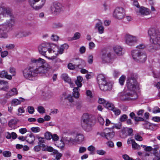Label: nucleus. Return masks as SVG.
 Instances as JSON below:
<instances>
[{"label":"nucleus","mask_w":160,"mask_h":160,"mask_svg":"<svg viewBox=\"0 0 160 160\" xmlns=\"http://www.w3.org/2000/svg\"><path fill=\"white\" fill-rule=\"evenodd\" d=\"M9 16L10 18L3 23L0 24V38H6L8 37V33L12 29L15 23L14 18L12 16L9 8L0 7V20L2 17Z\"/></svg>","instance_id":"f257e3e1"},{"label":"nucleus","mask_w":160,"mask_h":160,"mask_svg":"<svg viewBox=\"0 0 160 160\" xmlns=\"http://www.w3.org/2000/svg\"><path fill=\"white\" fill-rule=\"evenodd\" d=\"M137 76L136 74H131L128 78L127 81L128 90L123 93L121 97L122 100H133L138 97L136 92L139 90V85L137 81Z\"/></svg>","instance_id":"f03ea898"},{"label":"nucleus","mask_w":160,"mask_h":160,"mask_svg":"<svg viewBox=\"0 0 160 160\" xmlns=\"http://www.w3.org/2000/svg\"><path fill=\"white\" fill-rule=\"evenodd\" d=\"M148 34L151 43L149 47L148 50L154 52L160 49V30L157 28H151L148 31Z\"/></svg>","instance_id":"7ed1b4c3"},{"label":"nucleus","mask_w":160,"mask_h":160,"mask_svg":"<svg viewBox=\"0 0 160 160\" xmlns=\"http://www.w3.org/2000/svg\"><path fill=\"white\" fill-rule=\"evenodd\" d=\"M92 117L88 113H84L82 116L81 125L83 129L87 132L92 131Z\"/></svg>","instance_id":"20e7f679"},{"label":"nucleus","mask_w":160,"mask_h":160,"mask_svg":"<svg viewBox=\"0 0 160 160\" xmlns=\"http://www.w3.org/2000/svg\"><path fill=\"white\" fill-rule=\"evenodd\" d=\"M24 77L29 80H35L36 73L34 72V67L29 66L22 71Z\"/></svg>","instance_id":"39448f33"},{"label":"nucleus","mask_w":160,"mask_h":160,"mask_svg":"<svg viewBox=\"0 0 160 160\" xmlns=\"http://www.w3.org/2000/svg\"><path fill=\"white\" fill-rule=\"evenodd\" d=\"M132 55L133 59L136 61L144 63L147 59L146 54L138 50H133L132 52Z\"/></svg>","instance_id":"423d86ee"},{"label":"nucleus","mask_w":160,"mask_h":160,"mask_svg":"<svg viewBox=\"0 0 160 160\" xmlns=\"http://www.w3.org/2000/svg\"><path fill=\"white\" fill-rule=\"evenodd\" d=\"M100 58L102 63H105L112 62L114 58L111 52L103 50L101 51Z\"/></svg>","instance_id":"0eeeda50"},{"label":"nucleus","mask_w":160,"mask_h":160,"mask_svg":"<svg viewBox=\"0 0 160 160\" xmlns=\"http://www.w3.org/2000/svg\"><path fill=\"white\" fill-rule=\"evenodd\" d=\"M38 51L40 54L43 55H46V53L47 51L49 53H51L55 52L50 48L49 44L47 43H42L38 46Z\"/></svg>","instance_id":"6e6552de"},{"label":"nucleus","mask_w":160,"mask_h":160,"mask_svg":"<svg viewBox=\"0 0 160 160\" xmlns=\"http://www.w3.org/2000/svg\"><path fill=\"white\" fill-rule=\"evenodd\" d=\"M63 7L59 2H55L51 6L50 10L53 14L57 15L63 10Z\"/></svg>","instance_id":"1a4fd4ad"},{"label":"nucleus","mask_w":160,"mask_h":160,"mask_svg":"<svg viewBox=\"0 0 160 160\" xmlns=\"http://www.w3.org/2000/svg\"><path fill=\"white\" fill-rule=\"evenodd\" d=\"M125 15V11L122 8H117L114 10L113 13V17L118 19H122L124 17Z\"/></svg>","instance_id":"9d476101"},{"label":"nucleus","mask_w":160,"mask_h":160,"mask_svg":"<svg viewBox=\"0 0 160 160\" xmlns=\"http://www.w3.org/2000/svg\"><path fill=\"white\" fill-rule=\"evenodd\" d=\"M76 62L74 65L71 63H69L68 65V68L71 70H73L75 68H78L81 69L85 66V64L84 61L80 59H76Z\"/></svg>","instance_id":"9b49d317"},{"label":"nucleus","mask_w":160,"mask_h":160,"mask_svg":"<svg viewBox=\"0 0 160 160\" xmlns=\"http://www.w3.org/2000/svg\"><path fill=\"white\" fill-rule=\"evenodd\" d=\"M124 38L126 43L130 46L133 45L138 41L136 37L129 34H126Z\"/></svg>","instance_id":"f8f14e48"},{"label":"nucleus","mask_w":160,"mask_h":160,"mask_svg":"<svg viewBox=\"0 0 160 160\" xmlns=\"http://www.w3.org/2000/svg\"><path fill=\"white\" fill-rule=\"evenodd\" d=\"M74 136L73 135H68L67 136H65L62 137L63 141L61 140L60 145L58 147H62L64 145V142L66 144H73L74 142Z\"/></svg>","instance_id":"ddd939ff"},{"label":"nucleus","mask_w":160,"mask_h":160,"mask_svg":"<svg viewBox=\"0 0 160 160\" xmlns=\"http://www.w3.org/2000/svg\"><path fill=\"white\" fill-rule=\"evenodd\" d=\"M31 62L32 67H35L44 66V65L46 63V61L41 58H39L38 59L32 58L31 59Z\"/></svg>","instance_id":"4468645a"},{"label":"nucleus","mask_w":160,"mask_h":160,"mask_svg":"<svg viewBox=\"0 0 160 160\" xmlns=\"http://www.w3.org/2000/svg\"><path fill=\"white\" fill-rule=\"evenodd\" d=\"M133 130L131 128H124L121 131L120 135L122 138H125L128 136L132 135Z\"/></svg>","instance_id":"2eb2a0df"},{"label":"nucleus","mask_w":160,"mask_h":160,"mask_svg":"<svg viewBox=\"0 0 160 160\" xmlns=\"http://www.w3.org/2000/svg\"><path fill=\"white\" fill-rule=\"evenodd\" d=\"M102 136H104L108 140H110L112 138L114 135V132L109 128H106L104 131L101 134Z\"/></svg>","instance_id":"dca6fc26"},{"label":"nucleus","mask_w":160,"mask_h":160,"mask_svg":"<svg viewBox=\"0 0 160 160\" xmlns=\"http://www.w3.org/2000/svg\"><path fill=\"white\" fill-rule=\"evenodd\" d=\"M32 34L31 32L29 31L20 30L16 32L14 35L15 37L20 38L30 36Z\"/></svg>","instance_id":"f3484780"},{"label":"nucleus","mask_w":160,"mask_h":160,"mask_svg":"<svg viewBox=\"0 0 160 160\" xmlns=\"http://www.w3.org/2000/svg\"><path fill=\"white\" fill-rule=\"evenodd\" d=\"M99 87L101 90L105 91L110 90L112 89V85L111 83L107 81L104 83V84L100 85Z\"/></svg>","instance_id":"a211bd4d"},{"label":"nucleus","mask_w":160,"mask_h":160,"mask_svg":"<svg viewBox=\"0 0 160 160\" xmlns=\"http://www.w3.org/2000/svg\"><path fill=\"white\" fill-rule=\"evenodd\" d=\"M9 89L8 82L4 80H0V90L7 92Z\"/></svg>","instance_id":"6ab92c4d"},{"label":"nucleus","mask_w":160,"mask_h":160,"mask_svg":"<svg viewBox=\"0 0 160 160\" xmlns=\"http://www.w3.org/2000/svg\"><path fill=\"white\" fill-rule=\"evenodd\" d=\"M97 81L99 86L101 85L104 84L107 82V78L106 76L102 74L98 75L97 78Z\"/></svg>","instance_id":"aec40b11"},{"label":"nucleus","mask_w":160,"mask_h":160,"mask_svg":"<svg viewBox=\"0 0 160 160\" xmlns=\"http://www.w3.org/2000/svg\"><path fill=\"white\" fill-rule=\"evenodd\" d=\"M40 0H29V3L30 5L33 7V8L35 10H38L41 9L42 6L44 4L45 0H42V5L39 6H36L35 7H33V5L37 2L39 1Z\"/></svg>","instance_id":"412c9836"},{"label":"nucleus","mask_w":160,"mask_h":160,"mask_svg":"<svg viewBox=\"0 0 160 160\" xmlns=\"http://www.w3.org/2000/svg\"><path fill=\"white\" fill-rule=\"evenodd\" d=\"M95 28L97 29L98 32L100 34L104 32V28L102 25V22L100 21L96 24Z\"/></svg>","instance_id":"4be33fe9"},{"label":"nucleus","mask_w":160,"mask_h":160,"mask_svg":"<svg viewBox=\"0 0 160 160\" xmlns=\"http://www.w3.org/2000/svg\"><path fill=\"white\" fill-rule=\"evenodd\" d=\"M34 67V72L36 73V76L38 73H45L46 68L44 66Z\"/></svg>","instance_id":"5701e85b"},{"label":"nucleus","mask_w":160,"mask_h":160,"mask_svg":"<svg viewBox=\"0 0 160 160\" xmlns=\"http://www.w3.org/2000/svg\"><path fill=\"white\" fill-rule=\"evenodd\" d=\"M18 94V92L17 89L16 88H13L6 93V96L8 98L13 96L17 95Z\"/></svg>","instance_id":"b1692460"},{"label":"nucleus","mask_w":160,"mask_h":160,"mask_svg":"<svg viewBox=\"0 0 160 160\" xmlns=\"http://www.w3.org/2000/svg\"><path fill=\"white\" fill-rule=\"evenodd\" d=\"M84 138L83 134L80 133L77 134L74 138V143L78 142H82L84 140Z\"/></svg>","instance_id":"393cba45"},{"label":"nucleus","mask_w":160,"mask_h":160,"mask_svg":"<svg viewBox=\"0 0 160 160\" xmlns=\"http://www.w3.org/2000/svg\"><path fill=\"white\" fill-rule=\"evenodd\" d=\"M0 77L2 78H6L9 80H11L12 76L8 74V72L5 70H3L0 73Z\"/></svg>","instance_id":"a878e982"},{"label":"nucleus","mask_w":160,"mask_h":160,"mask_svg":"<svg viewBox=\"0 0 160 160\" xmlns=\"http://www.w3.org/2000/svg\"><path fill=\"white\" fill-rule=\"evenodd\" d=\"M35 140V137L34 134L32 133L28 134L26 136V141L30 144L33 143Z\"/></svg>","instance_id":"bb28decb"},{"label":"nucleus","mask_w":160,"mask_h":160,"mask_svg":"<svg viewBox=\"0 0 160 160\" xmlns=\"http://www.w3.org/2000/svg\"><path fill=\"white\" fill-rule=\"evenodd\" d=\"M68 45L66 43L61 45L58 49V50L57 51V53H55V54L56 56H58V53H59L60 54H62L64 50V49H67L68 48Z\"/></svg>","instance_id":"cd10ccee"},{"label":"nucleus","mask_w":160,"mask_h":160,"mask_svg":"<svg viewBox=\"0 0 160 160\" xmlns=\"http://www.w3.org/2000/svg\"><path fill=\"white\" fill-rule=\"evenodd\" d=\"M139 12L142 15H147L150 14L151 11L148 9L142 7L139 9Z\"/></svg>","instance_id":"c85d7f7f"},{"label":"nucleus","mask_w":160,"mask_h":160,"mask_svg":"<svg viewBox=\"0 0 160 160\" xmlns=\"http://www.w3.org/2000/svg\"><path fill=\"white\" fill-rule=\"evenodd\" d=\"M113 50L115 53L118 56L122 55V48L119 46H116L113 48Z\"/></svg>","instance_id":"c756f323"},{"label":"nucleus","mask_w":160,"mask_h":160,"mask_svg":"<svg viewBox=\"0 0 160 160\" xmlns=\"http://www.w3.org/2000/svg\"><path fill=\"white\" fill-rule=\"evenodd\" d=\"M79 88L78 87H75L73 89L72 95L76 98H78L80 94L79 93Z\"/></svg>","instance_id":"7c9ffc66"},{"label":"nucleus","mask_w":160,"mask_h":160,"mask_svg":"<svg viewBox=\"0 0 160 160\" xmlns=\"http://www.w3.org/2000/svg\"><path fill=\"white\" fill-rule=\"evenodd\" d=\"M20 100L17 99H13L12 101V104L14 106H16L20 104L21 102H23L24 101V98H20Z\"/></svg>","instance_id":"2f4dec72"},{"label":"nucleus","mask_w":160,"mask_h":160,"mask_svg":"<svg viewBox=\"0 0 160 160\" xmlns=\"http://www.w3.org/2000/svg\"><path fill=\"white\" fill-rule=\"evenodd\" d=\"M61 78L65 82L68 83H71V80L67 74L66 73L62 74V75Z\"/></svg>","instance_id":"473e14b6"},{"label":"nucleus","mask_w":160,"mask_h":160,"mask_svg":"<svg viewBox=\"0 0 160 160\" xmlns=\"http://www.w3.org/2000/svg\"><path fill=\"white\" fill-rule=\"evenodd\" d=\"M83 78L82 77L78 76L77 78V80L75 81V83L76 85L78 86V87L79 88L81 87L82 85L81 83L82 80Z\"/></svg>","instance_id":"72a5a7b5"},{"label":"nucleus","mask_w":160,"mask_h":160,"mask_svg":"<svg viewBox=\"0 0 160 160\" xmlns=\"http://www.w3.org/2000/svg\"><path fill=\"white\" fill-rule=\"evenodd\" d=\"M53 155H56L55 158L53 160H60L62 156V154L56 150H55L53 152Z\"/></svg>","instance_id":"f704fd0d"},{"label":"nucleus","mask_w":160,"mask_h":160,"mask_svg":"<svg viewBox=\"0 0 160 160\" xmlns=\"http://www.w3.org/2000/svg\"><path fill=\"white\" fill-rule=\"evenodd\" d=\"M104 106L106 108H107L108 109L111 111L113 109V108L115 107L114 105L112 103L108 101H107L106 103H105V104L104 105Z\"/></svg>","instance_id":"c9c22d12"},{"label":"nucleus","mask_w":160,"mask_h":160,"mask_svg":"<svg viewBox=\"0 0 160 160\" xmlns=\"http://www.w3.org/2000/svg\"><path fill=\"white\" fill-rule=\"evenodd\" d=\"M142 124L144 126L146 129L152 130V126L150 124L149 122L146 120L144 121V123Z\"/></svg>","instance_id":"e433bc0d"},{"label":"nucleus","mask_w":160,"mask_h":160,"mask_svg":"<svg viewBox=\"0 0 160 160\" xmlns=\"http://www.w3.org/2000/svg\"><path fill=\"white\" fill-rule=\"evenodd\" d=\"M130 141L132 143V148L135 149H139L140 148V146L136 143L134 140L130 139Z\"/></svg>","instance_id":"4c0bfd02"},{"label":"nucleus","mask_w":160,"mask_h":160,"mask_svg":"<svg viewBox=\"0 0 160 160\" xmlns=\"http://www.w3.org/2000/svg\"><path fill=\"white\" fill-rule=\"evenodd\" d=\"M17 123V121L16 119H13L10 120L8 123L9 127H12L15 125Z\"/></svg>","instance_id":"58836bf2"},{"label":"nucleus","mask_w":160,"mask_h":160,"mask_svg":"<svg viewBox=\"0 0 160 160\" xmlns=\"http://www.w3.org/2000/svg\"><path fill=\"white\" fill-rule=\"evenodd\" d=\"M81 37V34L79 32H76L71 38V40H74L79 39Z\"/></svg>","instance_id":"ea45409f"},{"label":"nucleus","mask_w":160,"mask_h":160,"mask_svg":"<svg viewBox=\"0 0 160 160\" xmlns=\"http://www.w3.org/2000/svg\"><path fill=\"white\" fill-rule=\"evenodd\" d=\"M112 111L114 112V114L116 116H118L120 115L121 113V110L115 107H114L113 108V109L112 110Z\"/></svg>","instance_id":"a19ab883"},{"label":"nucleus","mask_w":160,"mask_h":160,"mask_svg":"<svg viewBox=\"0 0 160 160\" xmlns=\"http://www.w3.org/2000/svg\"><path fill=\"white\" fill-rule=\"evenodd\" d=\"M36 137L38 140V145H40L42 143H44L45 142V140L44 138L42 137H39L38 136H37Z\"/></svg>","instance_id":"79ce46f5"},{"label":"nucleus","mask_w":160,"mask_h":160,"mask_svg":"<svg viewBox=\"0 0 160 160\" xmlns=\"http://www.w3.org/2000/svg\"><path fill=\"white\" fill-rule=\"evenodd\" d=\"M45 138L48 140H50L52 138V135L51 133L49 132H46L44 134Z\"/></svg>","instance_id":"37998d69"},{"label":"nucleus","mask_w":160,"mask_h":160,"mask_svg":"<svg viewBox=\"0 0 160 160\" xmlns=\"http://www.w3.org/2000/svg\"><path fill=\"white\" fill-rule=\"evenodd\" d=\"M62 96H63L65 99H67L70 102H73V99L72 97V96L71 95L69 94L67 97H65L64 94H63Z\"/></svg>","instance_id":"c03bdc74"},{"label":"nucleus","mask_w":160,"mask_h":160,"mask_svg":"<svg viewBox=\"0 0 160 160\" xmlns=\"http://www.w3.org/2000/svg\"><path fill=\"white\" fill-rule=\"evenodd\" d=\"M125 78L126 77L124 75H122L120 78L119 82L121 85H122L124 84Z\"/></svg>","instance_id":"a18cd8bd"},{"label":"nucleus","mask_w":160,"mask_h":160,"mask_svg":"<svg viewBox=\"0 0 160 160\" xmlns=\"http://www.w3.org/2000/svg\"><path fill=\"white\" fill-rule=\"evenodd\" d=\"M2 155L5 157H10L11 156L12 154L10 152L6 151L2 152Z\"/></svg>","instance_id":"49530a36"},{"label":"nucleus","mask_w":160,"mask_h":160,"mask_svg":"<svg viewBox=\"0 0 160 160\" xmlns=\"http://www.w3.org/2000/svg\"><path fill=\"white\" fill-rule=\"evenodd\" d=\"M37 110L40 113H43L45 112V109L42 106H39L37 108Z\"/></svg>","instance_id":"de8ad7c7"},{"label":"nucleus","mask_w":160,"mask_h":160,"mask_svg":"<svg viewBox=\"0 0 160 160\" xmlns=\"http://www.w3.org/2000/svg\"><path fill=\"white\" fill-rule=\"evenodd\" d=\"M141 146L144 148V150L146 151L150 152L152 150V148L150 146H146L144 145H141Z\"/></svg>","instance_id":"09e8293b"},{"label":"nucleus","mask_w":160,"mask_h":160,"mask_svg":"<svg viewBox=\"0 0 160 160\" xmlns=\"http://www.w3.org/2000/svg\"><path fill=\"white\" fill-rule=\"evenodd\" d=\"M31 130L34 133H37L40 131V128L38 127H32L31 128Z\"/></svg>","instance_id":"8fccbe9b"},{"label":"nucleus","mask_w":160,"mask_h":160,"mask_svg":"<svg viewBox=\"0 0 160 160\" xmlns=\"http://www.w3.org/2000/svg\"><path fill=\"white\" fill-rule=\"evenodd\" d=\"M127 118L128 117L126 115L123 114L120 117L119 120L121 122H123L127 119Z\"/></svg>","instance_id":"3c124183"},{"label":"nucleus","mask_w":160,"mask_h":160,"mask_svg":"<svg viewBox=\"0 0 160 160\" xmlns=\"http://www.w3.org/2000/svg\"><path fill=\"white\" fill-rule=\"evenodd\" d=\"M27 109L28 112L30 114H32L34 112V108L32 106H28Z\"/></svg>","instance_id":"603ef678"},{"label":"nucleus","mask_w":160,"mask_h":160,"mask_svg":"<svg viewBox=\"0 0 160 160\" xmlns=\"http://www.w3.org/2000/svg\"><path fill=\"white\" fill-rule=\"evenodd\" d=\"M9 72L12 76H15L16 73L15 68L12 67L10 68H9Z\"/></svg>","instance_id":"864d4df0"},{"label":"nucleus","mask_w":160,"mask_h":160,"mask_svg":"<svg viewBox=\"0 0 160 160\" xmlns=\"http://www.w3.org/2000/svg\"><path fill=\"white\" fill-rule=\"evenodd\" d=\"M98 121L101 125H103L104 124V121L103 118L101 116H99L98 117Z\"/></svg>","instance_id":"5fc2aeb1"},{"label":"nucleus","mask_w":160,"mask_h":160,"mask_svg":"<svg viewBox=\"0 0 160 160\" xmlns=\"http://www.w3.org/2000/svg\"><path fill=\"white\" fill-rule=\"evenodd\" d=\"M134 138L137 141H141L142 140V138L138 134H135V135Z\"/></svg>","instance_id":"6e6d98bb"},{"label":"nucleus","mask_w":160,"mask_h":160,"mask_svg":"<svg viewBox=\"0 0 160 160\" xmlns=\"http://www.w3.org/2000/svg\"><path fill=\"white\" fill-rule=\"evenodd\" d=\"M120 72L116 70H113V75L114 78H117Z\"/></svg>","instance_id":"4d7b16f0"},{"label":"nucleus","mask_w":160,"mask_h":160,"mask_svg":"<svg viewBox=\"0 0 160 160\" xmlns=\"http://www.w3.org/2000/svg\"><path fill=\"white\" fill-rule=\"evenodd\" d=\"M86 148L83 147H81L79 148V152L80 153H83L86 151Z\"/></svg>","instance_id":"13d9d810"},{"label":"nucleus","mask_w":160,"mask_h":160,"mask_svg":"<svg viewBox=\"0 0 160 160\" xmlns=\"http://www.w3.org/2000/svg\"><path fill=\"white\" fill-rule=\"evenodd\" d=\"M93 60V56L92 55H90L88 58V62L89 64H91L92 63Z\"/></svg>","instance_id":"bf43d9fd"},{"label":"nucleus","mask_w":160,"mask_h":160,"mask_svg":"<svg viewBox=\"0 0 160 160\" xmlns=\"http://www.w3.org/2000/svg\"><path fill=\"white\" fill-rule=\"evenodd\" d=\"M152 112L154 113L160 112V109L157 107H154L152 110Z\"/></svg>","instance_id":"052dcab7"},{"label":"nucleus","mask_w":160,"mask_h":160,"mask_svg":"<svg viewBox=\"0 0 160 160\" xmlns=\"http://www.w3.org/2000/svg\"><path fill=\"white\" fill-rule=\"evenodd\" d=\"M107 101H106L104 99L102 98H99L98 100V102L101 104H104V105L106 103Z\"/></svg>","instance_id":"680f3d73"},{"label":"nucleus","mask_w":160,"mask_h":160,"mask_svg":"<svg viewBox=\"0 0 160 160\" xmlns=\"http://www.w3.org/2000/svg\"><path fill=\"white\" fill-rule=\"evenodd\" d=\"M18 113L17 114L18 115H21L20 113H23L24 112V110L23 107H20L18 109Z\"/></svg>","instance_id":"e2e57ef3"},{"label":"nucleus","mask_w":160,"mask_h":160,"mask_svg":"<svg viewBox=\"0 0 160 160\" xmlns=\"http://www.w3.org/2000/svg\"><path fill=\"white\" fill-rule=\"evenodd\" d=\"M134 120L135 121H145L143 118L140 117H135Z\"/></svg>","instance_id":"0e129e2a"},{"label":"nucleus","mask_w":160,"mask_h":160,"mask_svg":"<svg viewBox=\"0 0 160 160\" xmlns=\"http://www.w3.org/2000/svg\"><path fill=\"white\" fill-rule=\"evenodd\" d=\"M33 149L34 151L36 152H39L41 149V146L40 145H37L34 147Z\"/></svg>","instance_id":"69168bd1"},{"label":"nucleus","mask_w":160,"mask_h":160,"mask_svg":"<svg viewBox=\"0 0 160 160\" xmlns=\"http://www.w3.org/2000/svg\"><path fill=\"white\" fill-rule=\"evenodd\" d=\"M51 39L54 41H57L59 39V37L56 35L53 34L51 36Z\"/></svg>","instance_id":"338daca9"},{"label":"nucleus","mask_w":160,"mask_h":160,"mask_svg":"<svg viewBox=\"0 0 160 160\" xmlns=\"http://www.w3.org/2000/svg\"><path fill=\"white\" fill-rule=\"evenodd\" d=\"M122 157L125 160H134L132 158H130L127 154L123 155L122 156Z\"/></svg>","instance_id":"774afa93"}]
</instances>
